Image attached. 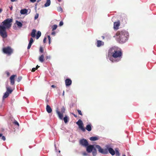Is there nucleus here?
Instances as JSON below:
<instances>
[{
	"label": "nucleus",
	"instance_id": "nucleus-1",
	"mask_svg": "<svg viewBox=\"0 0 156 156\" xmlns=\"http://www.w3.org/2000/svg\"><path fill=\"white\" fill-rule=\"evenodd\" d=\"M12 21V19L8 18L5 20L0 24V35L3 38H5L7 37L6 30L11 27Z\"/></svg>",
	"mask_w": 156,
	"mask_h": 156
},
{
	"label": "nucleus",
	"instance_id": "nucleus-2",
	"mask_svg": "<svg viewBox=\"0 0 156 156\" xmlns=\"http://www.w3.org/2000/svg\"><path fill=\"white\" fill-rule=\"evenodd\" d=\"M117 41L119 43L123 44L128 39L129 34L125 30L119 31L116 33Z\"/></svg>",
	"mask_w": 156,
	"mask_h": 156
},
{
	"label": "nucleus",
	"instance_id": "nucleus-3",
	"mask_svg": "<svg viewBox=\"0 0 156 156\" xmlns=\"http://www.w3.org/2000/svg\"><path fill=\"white\" fill-rule=\"evenodd\" d=\"M106 148L103 149L98 145H96V147L98 150V151L103 154H107L109 152L112 155H114L115 154V151L114 149L108 145L105 146Z\"/></svg>",
	"mask_w": 156,
	"mask_h": 156
},
{
	"label": "nucleus",
	"instance_id": "nucleus-4",
	"mask_svg": "<svg viewBox=\"0 0 156 156\" xmlns=\"http://www.w3.org/2000/svg\"><path fill=\"white\" fill-rule=\"evenodd\" d=\"M122 58V51H121L116 50L109 60L112 62H116L120 61Z\"/></svg>",
	"mask_w": 156,
	"mask_h": 156
},
{
	"label": "nucleus",
	"instance_id": "nucleus-5",
	"mask_svg": "<svg viewBox=\"0 0 156 156\" xmlns=\"http://www.w3.org/2000/svg\"><path fill=\"white\" fill-rule=\"evenodd\" d=\"M36 30L35 29H33L31 34V36L33 37H35L36 36V38L38 39L41 35V33L40 31H38L36 35Z\"/></svg>",
	"mask_w": 156,
	"mask_h": 156
},
{
	"label": "nucleus",
	"instance_id": "nucleus-6",
	"mask_svg": "<svg viewBox=\"0 0 156 156\" xmlns=\"http://www.w3.org/2000/svg\"><path fill=\"white\" fill-rule=\"evenodd\" d=\"M2 51L3 52L9 55H10L13 52V50L11 48L8 46L3 48Z\"/></svg>",
	"mask_w": 156,
	"mask_h": 156
},
{
	"label": "nucleus",
	"instance_id": "nucleus-7",
	"mask_svg": "<svg viewBox=\"0 0 156 156\" xmlns=\"http://www.w3.org/2000/svg\"><path fill=\"white\" fill-rule=\"evenodd\" d=\"M116 50L115 47L110 48L108 51L107 58L109 59L110 57H111L112 55H113V53H114Z\"/></svg>",
	"mask_w": 156,
	"mask_h": 156
},
{
	"label": "nucleus",
	"instance_id": "nucleus-8",
	"mask_svg": "<svg viewBox=\"0 0 156 156\" xmlns=\"http://www.w3.org/2000/svg\"><path fill=\"white\" fill-rule=\"evenodd\" d=\"M76 123L78 125L79 129L83 132L85 131V129L83 126V123L81 119H79Z\"/></svg>",
	"mask_w": 156,
	"mask_h": 156
},
{
	"label": "nucleus",
	"instance_id": "nucleus-9",
	"mask_svg": "<svg viewBox=\"0 0 156 156\" xmlns=\"http://www.w3.org/2000/svg\"><path fill=\"white\" fill-rule=\"evenodd\" d=\"M79 143L81 145L85 147L87 146V145L89 144L87 140L85 139H82L80 140Z\"/></svg>",
	"mask_w": 156,
	"mask_h": 156
},
{
	"label": "nucleus",
	"instance_id": "nucleus-10",
	"mask_svg": "<svg viewBox=\"0 0 156 156\" xmlns=\"http://www.w3.org/2000/svg\"><path fill=\"white\" fill-rule=\"evenodd\" d=\"M86 151L88 153H90L93 151V150L95 148L94 145H87V146L86 147Z\"/></svg>",
	"mask_w": 156,
	"mask_h": 156
},
{
	"label": "nucleus",
	"instance_id": "nucleus-11",
	"mask_svg": "<svg viewBox=\"0 0 156 156\" xmlns=\"http://www.w3.org/2000/svg\"><path fill=\"white\" fill-rule=\"evenodd\" d=\"M16 76V75H12V76H11L10 78L11 84L12 85H13L14 84L15 77Z\"/></svg>",
	"mask_w": 156,
	"mask_h": 156
},
{
	"label": "nucleus",
	"instance_id": "nucleus-12",
	"mask_svg": "<svg viewBox=\"0 0 156 156\" xmlns=\"http://www.w3.org/2000/svg\"><path fill=\"white\" fill-rule=\"evenodd\" d=\"M104 43L103 41L100 40H98L97 41V46L98 47H100L101 46H103Z\"/></svg>",
	"mask_w": 156,
	"mask_h": 156
},
{
	"label": "nucleus",
	"instance_id": "nucleus-13",
	"mask_svg": "<svg viewBox=\"0 0 156 156\" xmlns=\"http://www.w3.org/2000/svg\"><path fill=\"white\" fill-rule=\"evenodd\" d=\"M65 84L66 86H69L72 84V81L69 79H67L65 80Z\"/></svg>",
	"mask_w": 156,
	"mask_h": 156
},
{
	"label": "nucleus",
	"instance_id": "nucleus-14",
	"mask_svg": "<svg viewBox=\"0 0 156 156\" xmlns=\"http://www.w3.org/2000/svg\"><path fill=\"white\" fill-rule=\"evenodd\" d=\"M46 110L47 112L49 113H51L52 112V109L51 108L48 104H47L46 106Z\"/></svg>",
	"mask_w": 156,
	"mask_h": 156
},
{
	"label": "nucleus",
	"instance_id": "nucleus-15",
	"mask_svg": "<svg viewBox=\"0 0 156 156\" xmlns=\"http://www.w3.org/2000/svg\"><path fill=\"white\" fill-rule=\"evenodd\" d=\"M56 112L58 114L59 119H63V114L62 113H61V112L59 111H58V109L56 110Z\"/></svg>",
	"mask_w": 156,
	"mask_h": 156
},
{
	"label": "nucleus",
	"instance_id": "nucleus-16",
	"mask_svg": "<svg viewBox=\"0 0 156 156\" xmlns=\"http://www.w3.org/2000/svg\"><path fill=\"white\" fill-rule=\"evenodd\" d=\"M86 129L88 131H90L92 130V125L90 123H89L86 126Z\"/></svg>",
	"mask_w": 156,
	"mask_h": 156
},
{
	"label": "nucleus",
	"instance_id": "nucleus-17",
	"mask_svg": "<svg viewBox=\"0 0 156 156\" xmlns=\"http://www.w3.org/2000/svg\"><path fill=\"white\" fill-rule=\"evenodd\" d=\"M27 12H28L27 9H21L20 10V13L21 14L24 15V14H27Z\"/></svg>",
	"mask_w": 156,
	"mask_h": 156
},
{
	"label": "nucleus",
	"instance_id": "nucleus-18",
	"mask_svg": "<svg viewBox=\"0 0 156 156\" xmlns=\"http://www.w3.org/2000/svg\"><path fill=\"white\" fill-rule=\"evenodd\" d=\"M119 26V22H115L114 23V27L115 29H117Z\"/></svg>",
	"mask_w": 156,
	"mask_h": 156
},
{
	"label": "nucleus",
	"instance_id": "nucleus-19",
	"mask_svg": "<svg viewBox=\"0 0 156 156\" xmlns=\"http://www.w3.org/2000/svg\"><path fill=\"white\" fill-rule=\"evenodd\" d=\"M63 120L64 122L65 123H67L69 121V117L67 116L66 115L63 118Z\"/></svg>",
	"mask_w": 156,
	"mask_h": 156
},
{
	"label": "nucleus",
	"instance_id": "nucleus-20",
	"mask_svg": "<svg viewBox=\"0 0 156 156\" xmlns=\"http://www.w3.org/2000/svg\"><path fill=\"white\" fill-rule=\"evenodd\" d=\"M90 140L92 141H95L99 140V138L98 136H93L90 137Z\"/></svg>",
	"mask_w": 156,
	"mask_h": 156
},
{
	"label": "nucleus",
	"instance_id": "nucleus-21",
	"mask_svg": "<svg viewBox=\"0 0 156 156\" xmlns=\"http://www.w3.org/2000/svg\"><path fill=\"white\" fill-rule=\"evenodd\" d=\"M16 23L18 27L19 28H21L23 24L20 22L18 20L16 21Z\"/></svg>",
	"mask_w": 156,
	"mask_h": 156
},
{
	"label": "nucleus",
	"instance_id": "nucleus-22",
	"mask_svg": "<svg viewBox=\"0 0 156 156\" xmlns=\"http://www.w3.org/2000/svg\"><path fill=\"white\" fill-rule=\"evenodd\" d=\"M51 4L50 0H47V2L44 4V6L45 7L49 6Z\"/></svg>",
	"mask_w": 156,
	"mask_h": 156
},
{
	"label": "nucleus",
	"instance_id": "nucleus-23",
	"mask_svg": "<svg viewBox=\"0 0 156 156\" xmlns=\"http://www.w3.org/2000/svg\"><path fill=\"white\" fill-rule=\"evenodd\" d=\"M6 91L8 92L9 94H11L12 91V90L10 89V88L8 87L7 86H6Z\"/></svg>",
	"mask_w": 156,
	"mask_h": 156
},
{
	"label": "nucleus",
	"instance_id": "nucleus-24",
	"mask_svg": "<svg viewBox=\"0 0 156 156\" xmlns=\"http://www.w3.org/2000/svg\"><path fill=\"white\" fill-rule=\"evenodd\" d=\"M115 154L116 156H120V154L118 150V148H115Z\"/></svg>",
	"mask_w": 156,
	"mask_h": 156
},
{
	"label": "nucleus",
	"instance_id": "nucleus-25",
	"mask_svg": "<svg viewBox=\"0 0 156 156\" xmlns=\"http://www.w3.org/2000/svg\"><path fill=\"white\" fill-rule=\"evenodd\" d=\"M44 55H43L42 54L39 57V61L41 62H43L44 61Z\"/></svg>",
	"mask_w": 156,
	"mask_h": 156
},
{
	"label": "nucleus",
	"instance_id": "nucleus-26",
	"mask_svg": "<svg viewBox=\"0 0 156 156\" xmlns=\"http://www.w3.org/2000/svg\"><path fill=\"white\" fill-rule=\"evenodd\" d=\"M9 93H8V92H6L4 93V95L3 96V99H4V98H7L9 96Z\"/></svg>",
	"mask_w": 156,
	"mask_h": 156
},
{
	"label": "nucleus",
	"instance_id": "nucleus-27",
	"mask_svg": "<svg viewBox=\"0 0 156 156\" xmlns=\"http://www.w3.org/2000/svg\"><path fill=\"white\" fill-rule=\"evenodd\" d=\"M111 36L109 34H107L105 36V38L107 40L111 39Z\"/></svg>",
	"mask_w": 156,
	"mask_h": 156
},
{
	"label": "nucleus",
	"instance_id": "nucleus-28",
	"mask_svg": "<svg viewBox=\"0 0 156 156\" xmlns=\"http://www.w3.org/2000/svg\"><path fill=\"white\" fill-rule=\"evenodd\" d=\"M92 153V155L93 156H95L97 154V151L96 148H95L93 150Z\"/></svg>",
	"mask_w": 156,
	"mask_h": 156
},
{
	"label": "nucleus",
	"instance_id": "nucleus-29",
	"mask_svg": "<svg viewBox=\"0 0 156 156\" xmlns=\"http://www.w3.org/2000/svg\"><path fill=\"white\" fill-rule=\"evenodd\" d=\"M57 26L56 24H55L52 26L51 28L52 29V31H53L55 30L57 28Z\"/></svg>",
	"mask_w": 156,
	"mask_h": 156
},
{
	"label": "nucleus",
	"instance_id": "nucleus-30",
	"mask_svg": "<svg viewBox=\"0 0 156 156\" xmlns=\"http://www.w3.org/2000/svg\"><path fill=\"white\" fill-rule=\"evenodd\" d=\"M22 79V77L21 76H19L18 77L17 79V81L18 82H20Z\"/></svg>",
	"mask_w": 156,
	"mask_h": 156
},
{
	"label": "nucleus",
	"instance_id": "nucleus-31",
	"mask_svg": "<svg viewBox=\"0 0 156 156\" xmlns=\"http://www.w3.org/2000/svg\"><path fill=\"white\" fill-rule=\"evenodd\" d=\"M14 124L15 125H17V126H19V123L16 120H15L14 121Z\"/></svg>",
	"mask_w": 156,
	"mask_h": 156
},
{
	"label": "nucleus",
	"instance_id": "nucleus-32",
	"mask_svg": "<svg viewBox=\"0 0 156 156\" xmlns=\"http://www.w3.org/2000/svg\"><path fill=\"white\" fill-rule=\"evenodd\" d=\"M57 10L58 12H62V9L61 7H59L58 8Z\"/></svg>",
	"mask_w": 156,
	"mask_h": 156
},
{
	"label": "nucleus",
	"instance_id": "nucleus-33",
	"mask_svg": "<svg viewBox=\"0 0 156 156\" xmlns=\"http://www.w3.org/2000/svg\"><path fill=\"white\" fill-rule=\"evenodd\" d=\"M33 42H34V40H33V38L32 37H31L30 38V40L29 41V42L31 44H32Z\"/></svg>",
	"mask_w": 156,
	"mask_h": 156
},
{
	"label": "nucleus",
	"instance_id": "nucleus-34",
	"mask_svg": "<svg viewBox=\"0 0 156 156\" xmlns=\"http://www.w3.org/2000/svg\"><path fill=\"white\" fill-rule=\"evenodd\" d=\"M38 16H39V14H38V13H36L35 16V17H34V20H36L37 19V18H38Z\"/></svg>",
	"mask_w": 156,
	"mask_h": 156
},
{
	"label": "nucleus",
	"instance_id": "nucleus-35",
	"mask_svg": "<svg viewBox=\"0 0 156 156\" xmlns=\"http://www.w3.org/2000/svg\"><path fill=\"white\" fill-rule=\"evenodd\" d=\"M39 51L41 53H42L43 52V48L41 47H40Z\"/></svg>",
	"mask_w": 156,
	"mask_h": 156
},
{
	"label": "nucleus",
	"instance_id": "nucleus-36",
	"mask_svg": "<svg viewBox=\"0 0 156 156\" xmlns=\"http://www.w3.org/2000/svg\"><path fill=\"white\" fill-rule=\"evenodd\" d=\"M32 44H31V43H30L29 42V43L28 46L27 47V49H29L30 48Z\"/></svg>",
	"mask_w": 156,
	"mask_h": 156
},
{
	"label": "nucleus",
	"instance_id": "nucleus-37",
	"mask_svg": "<svg viewBox=\"0 0 156 156\" xmlns=\"http://www.w3.org/2000/svg\"><path fill=\"white\" fill-rule=\"evenodd\" d=\"M77 112H78V114L79 115H82V113L80 110L79 109L77 110Z\"/></svg>",
	"mask_w": 156,
	"mask_h": 156
},
{
	"label": "nucleus",
	"instance_id": "nucleus-38",
	"mask_svg": "<svg viewBox=\"0 0 156 156\" xmlns=\"http://www.w3.org/2000/svg\"><path fill=\"white\" fill-rule=\"evenodd\" d=\"M65 109L64 107H63L61 109V112L63 113L65 112Z\"/></svg>",
	"mask_w": 156,
	"mask_h": 156
},
{
	"label": "nucleus",
	"instance_id": "nucleus-39",
	"mask_svg": "<svg viewBox=\"0 0 156 156\" xmlns=\"http://www.w3.org/2000/svg\"><path fill=\"white\" fill-rule=\"evenodd\" d=\"M5 73L6 74L7 76H9L10 75V73L8 71H6L5 72Z\"/></svg>",
	"mask_w": 156,
	"mask_h": 156
},
{
	"label": "nucleus",
	"instance_id": "nucleus-40",
	"mask_svg": "<svg viewBox=\"0 0 156 156\" xmlns=\"http://www.w3.org/2000/svg\"><path fill=\"white\" fill-rule=\"evenodd\" d=\"M63 22L62 21H61L60 22V23H59V26H62L63 25Z\"/></svg>",
	"mask_w": 156,
	"mask_h": 156
},
{
	"label": "nucleus",
	"instance_id": "nucleus-41",
	"mask_svg": "<svg viewBox=\"0 0 156 156\" xmlns=\"http://www.w3.org/2000/svg\"><path fill=\"white\" fill-rule=\"evenodd\" d=\"M82 154L84 156H87L88 155L85 152H84L82 153Z\"/></svg>",
	"mask_w": 156,
	"mask_h": 156
},
{
	"label": "nucleus",
	"instance_id": "nucleus-42",
	"mask_svg": "<svg viewBox=\"0 0 156 156\" xmlns=\"http://www.w3.org/2000/svg\"><path fill=\"white\" fill-rule=\"evenodd\" d=\"M2 139L4 141H5V138L4 136H2Z\"/></svg>",
	"mask_w": 156,
	"mask_h": 156
},
{
	"label": "nucleus",
	"instance_id": "nucleus-43",
	"mask_svg": "<svg viewBox=\"0 0 156 156\" xmlns=\"http://www.w3.org/2000/svg\"><path fill=\"white\" fill-rule=\"evenodd\" d=\"M46 37H44V39H43V42L44 43H45L46 42Z\"/></svg>",
	"mask_w": 156,
	"mask_h": 156
},
{
	"label": "nucleus",
	"instance_id": "nucleus-44",
	"mask_svg": "<svg viewBox=\"0 0 156 156\" xmlns=\"http://www.w3.org/2000/svg\"><path fill=\"white\" fill-rule=\"evenodd\" d=\"M51 58V56L50 55L49 56H46V59H50Z\"/></svg>",
	"mask_w": 156,
	"mask_h": 156
},
{
	"label": "nucleus",
	"instance_id": "nucleus-45",
	"mask_svg": "<svg viewBox=\"0 0 156 156\" xmlns=\"http://www.w3.org/2000/svg\"><path fill=\"white\" fill-rule=\"evenodd\" d=\"M36 69V68H33L32 69V72H34L35 70Z\"/></svg>",
	"mask_w": 156,
	"mask_h": 156
},
{
	"label": "nucleus",
	"instance_id": "nucleus-46",
	"mask_svg": "<svg viewBox=\"0 0 156 156\" xmlns=\"http://www.w3.org/2000/svg\"><path fill=\"white\" fill-rule=\"evenodd\" d=\"M55 31H54L51 33V34L52 35H55Z\"/></svg>",
	"mask_w": 156,
	"mask_h": 156
},
{
	"label": "nucleus",
	"instance_id": "nucleus-47",
	"mask_svg": "<svg viewBox=\"0 0 156 156\" xmlns=\"http://www.w3.org/2000/svg\"><path fill=\"white\" fill-rule=\"evenodd\" d=\"M37 0H30V1L32 3H34Z\"/></svg>",
	"mask_w": 156,
	"mask_h": 156
},
{
	"label": "nucleus",
	"instance_id": "nucleus-48",
	"mask_svg": "<svg viewBox=\"0 0 156 156\" xmlns=\"http://www.w3.org/2000/svg\"><path fill=\"white\" fill-rule=\"evenodd\" d=\"M48 41H49V40L51 41V37L50 35L48 36Z\"/></svg>",
	"mask_w": 156,
	"mask_h": 156
},
{
	"label": "nucleus",
	"instance_id": "nucleus-49",
	"mask_svg": "<svg viewBox=\"0 0 156 156\" xmlns=\"http://www.w3.org/2000/svg\"><path fill=\"white\" fill-rule=\"evenodd\" d=\"M55 151L56 152H57V148H56V145L55 144Z\"/></svg>",
	"mask_w": 156,
	"mask_h": 156
},
{
	"label": "nucleus",
	"instance_id": "nucleus-50",
	"mask_svg": "<svg viewBox=\"0 0 156 156\" xmlns=\"http://www.w3.org/2000/svg\"><path fill=\"white\" fill-rule=\"evenodd\" d=\"M72 115H74V116L75 117H76V118L77 117V115H75L74 113H72Z\"/></svg>",
	"mask_w": 156,
	"mask_h": 156
},
{
	"label": "nucleus",
	"instance_id": "nucleus-51",
	"mask_svg": "<svg viewBox=\"0 0 156 156\" xmlns=\"http://www.w3.org/2000/svg\"><path fill=\"white\" fill-rule=\"evenodd\" d=\"M51 87L52 88H55V87L56 86L54 85H52L51 86Z\"/></svg>",
	"mask_w": 156,
	"mask_h": 156
},
{
	"label": "nucleus",
	"instance_id": "nucleus-52",
	"mask_svg": "<svg viewBox=\"0 0 156 156\" xmlns=\"http://www.w3.org/2000/svg\"><path fill=\"white\" fill-rule=\"evenodd\" d=\"M45 101L47 103H48V100L47 99V98L46 99Z\"/></svg>",
	"mask_w": 156,
	"mask_h": 156
},
{
	"label": "nucleus",
	"instance_id": "nucleus-53",
	"mask_svg": "<svg viewBox=\"0 0 156 156\" xmlns=\"http://www.w3.org/2000/svg\"><path fill=\"white\" fill-rule=\"evenodd\" d=\"M39 67L40 66H39L37 65L35 68H36V69H38V68H39Z\"/></svg>",
	"mask_w": 156,
	"mask_h": 156
},
{
	"label": "nucleus",
	"instance_id": "nucleus-54",
	"mask_svg": "<svg viewBox=\"0 0 156 156\" xmlns=\"http://www.w3.org/2000/svg\"><path fill=\"white\" fill-rule=\"evenodd\" d=\"M10 1H11V2H15L16 1V0H10Z\"/></svg>",
	"mask_w": 156,
	"mask_h": 156
},
{
	"label": "nucleus",
	"instance_id": "nucleus-55",
	"mask_svg": "<svg viewBox=\"0 0 156 156\" xmlns=\"http://www.w3.org/2000/svg\"><path fill=\"white\" fill-rule=\"evenodd\" d=\"M10 9L12 10V6H11V7H10Z\"/></svg>",
	"mask_w": 156,
	"mask_h": 156
},
{
	"label": "nucleus",
	"instance_id": "nucleus-56",
	"mask_svg": "<svg viewBox=\"0 0 156 156\" xmlns=\"http://www.w3.org/2000/svg\"><path fill=\"white\" fill-rule=\"evenodd\" d=\"M37 3H36V4H35V8H37Z\"/></svg>",
	"mask_w": 156,
	"mask_h": 156
},
{
	"label": "nucleus",
	"instance_id": "nucleus-57",
	"mask_svg": "<svg viewBox=\"0 0 156 156\" xmlns=\"http://www.w3.org/2000/svg\"><path fill=\"white\" fill-rule=\"evenodd\" d=\"M41 0H37V3H38L39 2H40Z\"/></svg>",
	"mask_w": 156,
	"mask_h": 156
},
{
	"label": "nucleus",
	"instance_id": "nucleus-58",
	"mask_svg": "<svg viewBox=\"0 0 156 156\" xmlns=\"http://www.w3.org/2000/svg\"><path fill=\"white\" fill-rule=\"evenodd\" d=\"M102 38L103 39H104L105 38V36H102Z\"/></svg>",
	"mask_w": 156,
	"mask_h": 156
},
{
	"label": "nucleus",
	"instance_id": "nucleus-59",
	"mask_svg": "<svg viewBox=\"0 0 156 156\" xmlns=\"http://www.w3.org/2000/svg\"><path fill=\"white\" fill-rule=\"evenodd\" d=\"M2 11V9L0 8V13Z\"/></svg>",
	"mask_w": 156,
	"mask_h": 156
},
{
	"label": "nucleus",
	"instance_id": "nucleus-60",
	"mask_svg": "<svg viewBox=\"0 0 156 156\" xmlns=\"http://www.w3.org/2000/svg\"><path fill=\"white\" fill-rule=\"evenodd\" d=\"M64 91H63V93H62V95L64 96Z\"/></svg>",
	"mask_w": 156,
	"mask_h": 156
},
{
	"label": "nucleus",
	"instance_id": "nucleus-61",
	"mask_svg": "<svg viewBox=\"0 0 156 156\" xmlns=\"http://www.w3.org/2000/svg\"><path fill=\"white\" fill-rule=\"evenodd\" d=\"M48 43L49 44H50L51 43V41H48Z\"/></svg>",
	"mask_w": 156,
	"mask_h": 156
},
{
	"label": "nucleus",
	"instance_id": "nucleus-62",
	"mask_svg": "<svg viewBox=\"0 0 156 156\" xmlns=\"http://www.w3.org/2000/svg\"><path fill=\"white\" fill-rule=\"evenodd\" d=\"M2 133H0V137L2 136Z\"/></svg>",
	"mask_w": 156,
	"mask_h": 156
},
{
	"label": "nucleus",
	"instance_id": "nucleus-63",
	"mask_svg": "<svg viewBox=\"0 0 156 156\" xmlns=\"http://www.w3.org/2000/svg\"><path fill=\"white\" fill-rule=\"evenodd\" d=\"M62 0H58V1L59 2H60Z\"/></svg>",
	"mask_w": 156,
	"mask_h": 156
},
{
	"label": "nucleus",
	"instance_id": "nucleus-64",
	"mask_svg": "<svg viewBox=\"0 0 156 156\" xmlns=\"http://www.w3.org/2000/svg\"><path fill=\"white\" fill-rule=\"evenodd\" d=\"M122 156H126L125 154L123 155Z\"/></svg>",
	"mask_w": 156,
	"mask_h": 156
}]
</instances>
